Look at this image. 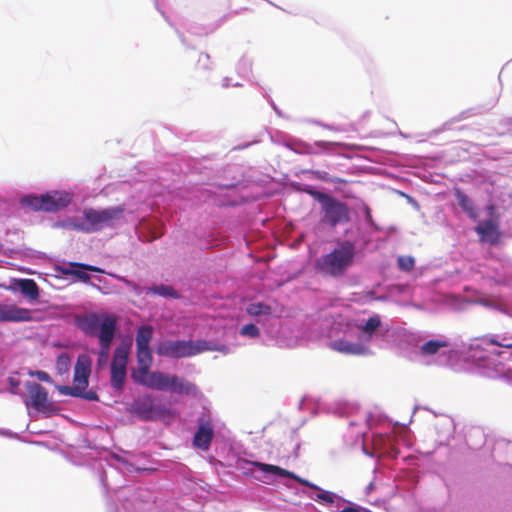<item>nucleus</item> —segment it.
<instances>
[{"label": "nucleus", "instance_id": "nucleus-13", "mask_svg": "<svg viewBox=\"0 0 512 512\" xmlns=\"http://www.w3.org/2000/svg\"><path fill=\"white\" fill-rule=\"evenodd\" d=\"M214 436L213 426L209 420H199V426L194 434L193 445L201 450H208Z\"/></svg>", "mask_w": 512, "mask_h": 512}, {"label": "nucleus", "instance_id": "nucleus-10", "mask_svg": "<svg viewBox=\"0 0 512 512\" xmlns=\"http://www.w3.org/2000/svg\"><path fill=\"white\" fill-rule=\"evenodd\" d=\"M172 375L164 372H148L145 376L139 377L135 382L156 390H170Z\"/></svg>", "mask_w": 512, "mask_h": 512}, {"label": "nucleus", "instance_id": "nucleus-28", "mask_svg": "<svg viewBox=\"0 0 512 512\" xmlns=\"http://www.w3.org/2000/svg\"><path fill=\"white\" fill-rule=\"evenodd\" d=\"M246 312L251 316H268L272 313V308L269 305L261 302L251 303L247 306Z\"/></svg>", "mask_w": 512, "mask_h": 512}, {"label": "nucleus", "instance_id": "nucleus-18", "mask_svg": "<svg viewBox=\"0 0 512 512\" xmlns=\"http://www.w3.org/2000/svg\"><path fill=\"white\" fill-rule=\"evenodd\" d=\"M454 196L458 205L470 218L476 219L478 217L474 202L467 194H465L461 189L455 188Z\"/></svg>", "mask_w": 512, "mask_h": 512}, {"label": "nucleus", "instance_id": "nucleus-20", "mask_svg": "<svg viewBox=\"0 0 512 512\" xmlns=\"http://www.w3.org/2000/svg\"><path fill=\"white\" fill-rule=\"evenodd\" d=\"M71 266L75 267L77 269L67 271V273H71V274L75 275L83 282H88L90 280V276L83 270L104 273V270L100 269L97 266H93V265L82 264V263H71Z\"/></svg>", "mask_w": 512, "mask_h": 512}, {"label": "nucleus", "instance_id": "nucleus-2", "mask_svg": "<svg viewBox=\"0 0 512 512\" xmlns=\"http://www.w3.org/2000/svg\"><path fill=\"white\" fill-rule=\"evenodd\" d=\"M215 350L206 340H164L157 344L156 353L168 358H186L205 351Z\"/></svg>", "mask_w": 512, "mask_h": 512}, {"label": "nucleus", "instance_id": "nucleus-35", "mask_svg": "<svg viewBox=\"0 0 512 512\" xmlns=\"http://www.w3.org/2000/svg\"><path fill=\"white\" fill-rule=\"evenodd\" d=\"M313 499L316 500V501H323V502H326V503H333L334 502V495L331 492H328V491H321Z\"/></svg>", "mask_w": 512, "mask_h": 512}, {"label": "nucleus", "instance_id": "nucleus-38", "mask_svg": "<svg viewBox=\"0 0 512 512\" xmlns=\"http://www.w3.org/2000/svg\"><path fill=\"white\" fill-rule=\"evenodd\" d=\"M503 355V351L497 350V349H491V351H487V357H488V366L494 361L495 359L501 358Z\"/></svg>", "mask_w": 512, "mask_h": 512}, {"label": "nucleus", "instance_id": "nucleus-19", "mask_svg": "<svg viewBox=\"0 0 512 512\" xmlns=\"http://www.w3.org/2000/svg\"><path fill=\"white\" fill-rule=\"evenodd\" d=\"M331 348L340 353L352 355H360L365 352V348L362 345L342 339L333 341L331 343Z\"/></svg>", "mask_w": 512, "mask_h": 512}, {"label": "nucleus", "instance_id": "nucleus-26", "mask_svg": "<svg viewBox=\"0 0 512 512\" xmlns=\"http://www.w3.org/2000/svg\"><path fill=\"white\" fill-rule=\"evenodd\" d=\"M482 237H491L497 233V219H488L479 223L476 228Z\"/></svg>", "mask_w": 512, "mask_h": 512}, {"label": "nucleus", "instance_id": "nucleus-42", "mask_svg": "<svg viewBox=\"0 0 512 512\" xmlns=\"http://www.w3.org/2000/svg\"><path fill=\"white\" fill-rule=\"evenodd\" d=\"M9 384L11 386L12 392L15 393V389L18 387L19 381L16 380L15 378L10 377L9 378Z\"/></svg>", "mask_w": 512, "mask_h": 512}, {"label": "nucleus", "instance_id": "nucleus-16", "mask_svg": "<svg viewBox=\"0 0 512 512\" xmlns=\"http://www.w3.org/2000/svg\"><path fill=\"white\" fill-rule=\"evenodd\" d=\"M102 317L97 313H89L77 318L78 327L88 335H96Z\"/></svg>", "mask_w": 512, "mask_h": 512}, {"label": "nucleus", "instance_id": "nucleus-27", "mask_svg": "<svg viewBox=\"0 0 512 512\" xmlns=\"http://www.w3.org/2000/svg\"><path fill=\"white\" fill-rule=\"evenodd\" d=\"M355 246L350 241H342L338 247L330 252L327 256H354Z\"/></svg>", "mask_w": 512, "mask_h": 512}, {"label": "nucleus", "instance_id": "nucleus-6", "mask_svg": "<svg viewBox=\"0 0 512 512\" xmlns=\"http://www.w3.org/2000/svg\"><path fill=\"white\" fill-rule=\"evenodd\" d=\"M130 348L131 342L122 343L114 351L111 363V385L117 391L122 390L124 386Z\"/></svg>", "mask_w": 512, "mask_h": 512}, {"label": "nucleus", "instance_id": "nucleus-40", "mask_svg": "<svg viewBox=\"0 0 512 512\" xmlns=\"http://www.w3.org/2000/svg\"><path fill=\"white\" fill-rule=\"evenodd\" d=\"M38 379L44 382H52L51 377L44 371L37 372Z\"/></svg>", "mask_w": 512, "mask_h": 512}, {"label": "nucleus", "instance_id": "nucleus-1", "mask_svg": "<svg viewBox=\"0 0 512 512\" xmlns=\"http://www.w3.org/2000/svg\"><path fill=\"white\" fill-rule=\"evenodd\" d=\"M123 205L108 207L104 209L86 208L83 210V218H71L65 226L84 233L97 232L104 227H111L116 221H119L124 214Z\"/></svg>", "mask_w": 512, "mask_h": 512}, {"label": "nucleus", "instance_id": "nucleus-8", "mask_svg": "<svg viewBox=\"0 0 512 512\" xmlns=\"http://www.w3.org/2000/svg\"><path fill=\"white\" fill-rule=\"evenodd\" d=\"M353 258H318L316 269L325 276L341 275L351 264Z\"/></svg>", "mask_w": 512, "mask_h": 512}, {"label": "nucleus", "instance_id": "nucleus-9", "mask_svg": "<svg viewBox=\"0 0 512 512\" xmlns=\"http://www.w3.org/2000/svg\"><path fill=\"white\" fill-rule=\"evenodd\" d=\"M26 389L29 396V401H26V404L31 405L37 411H45L49 406L47 390L35 382H28Z\"/></svg>", "mask_w": 512, "mask_h": 512}, {"label": "nucleus", "instance_id": "nucleus-36", "mask_svg": "<svg viewBox=\"0 0 512 512\" xmlns=\"http://www.w3.org/2000/svg\"><path fill=\"white\" fill-rule=\"evenodd\" d=\"M86 388L81 389V393L79 395H72L73 397H81L83 399L89 400V401H97L98 395L94 391H85Z\"/></svg>", "mask_w": 512, "mask_h": 512}, {"label": "nucleus", "instance_id": "nucleus-7", "mask_svg": "<svg viewBox=\"0 0 512 512\" xmlns=\"http://www.w3.org/2000/svg\"><path fill=\"white\" fill-rule=\"evenodd\" d=\"M131 410L140 419L145 421L163 418L166 415H173L171 410L164 405L155 404L151 395H144L134 400L131 405Z\"/></svg>", "mask_w": 512, "mask_h": 512}, {"label": "nucleus", "instance_id": "nucleus-3", "mask_svg": "<svg viewBox=\"0 0 512 512\" xmlns=\"http://www.w3.org/2000/svg\"><path fill=\"white\" fill-rule=\"evenodd\" d=\"M71 200L69 193L55 191L40 196H25L21 199V204L33 211L54 212L67 207Z\"/></svg>", "mask_w": 512, "mask_h": 512}, {"label": "nucleus", "instance_id": "nucleus-25", "mask_svg": "<svg viewBox=\"0 0 512 512\" xmlns=\"http://www.w3.org/2000/svg\"><path fill=\"white\" fill-rule=\"evenodd\" d=\"M253 464L255 467H257L259 470H261L263 472H268V473H272V474H275V475H278L281 477H288V478H292V479H293V477H295V474L293 472H290V471L283 469L276 465L265 464V463H261V462H254Z\"/></svg>", "mask_w": 512, "mask_h": 512}, {"label": "nucleus", "instance_id": "nucleus-23", "mask_svg": "<svg viewBox=\"0 0 512 512\" xmlns=\"http://www.w3.org/2000/svg\"><path fill=\"white\" fill-rule=\"evenodd\" d=\"M152 335L153 328L150 325L139 327L136 334V348L149 347Z\"/></svg>", "mask_w": 512, "mask_h": 512}, {"label": "nucleus", "instance_id": "nucleus-43", "mask_svg": "<svg viewBox=\"0 0 512 512\" xmlns=\"http://www.w3.org/2000/svg\"><path fill=\"white\" fill-rule=\"evenodd\" d=\"M340 512H360V511L356 507L349 506V507H345Z\"/></svg>", "mask_w": 512, "mask_h": 512}, {"label": "nucleus", "instance_id": "nucleus-12", "mask_svg": "<svg viewBox=\"0 0 512 512\" xmlns=\"http://www.w3.org/2000/svg\"><path fill=\"white\" fill-rule=\"evenodd\" d=\"M485 338H491V335L474 338L468 347L472 359L482 366H488L487 351H491L489 346L492 345L490 342L484 343L483 339Z\"/></svg>", "mask_w": 512, "mask_h": 512}, {"label": "nucleus", "instance_id": "nucleus-32", "mask_svg": "<svg viewBox=\"0 0 512 512\" xmlns=\"http://www.w3.org/2000/svg\"><path fill=\"white\" fill-rule=\"evenodd\" d=\"M210 56L205 52H200L198 54L196 68L199 70H207L210 69Z\"/></svg>", "mask_w": 512, "mask_h": 512}, {"label": "nucleus", "instance_id": "nucleus-24", "mask_svg": "<svg viewBox=\"0 0 512 512\" xmlns=\"http://www.w3.org/2000/svg\"><path fill=\"white\" fill-rule=\"evenodd\" d=\"M449 346V342L446 340L433 339L425 342L421 348L420 352L422 355H434L441 348H446Z\"/></svg>", "mask_w": 512, "mask_h": 512}, {"label": "nucleus", "instance_id": "nucleus-4", "mask_svg": "<svg viewBox=\"0 0 512 512\" xmlns=\"http://www.w3.org/2000/svg\"><path fill=\"white\" fill-rule=\"evenodd\" d=\"M318 200L322 207V223L335 227L338 224L348 222L349 209L348 206L324 193H319Z\"/></svg>", "mask_w": 512, "mask_h": 512}, {"label": "nucleus", "instance_id": "nucleus-15", "mask_svg": "<svg viewBox=\"0 0 512 512\" xmlns=\"http://www.w3.org/2000/svg\"><path fill=\"white\" fill-rule=\"evenodd\" d=\"M136 356H137V369L132 373V378L134 381L138 380L139 377L145 376L149 372V369L153 362L152 353L149 347L145 348H136Z\"/></svg>", "mask_w": 512, "mask_h": 512}, {"label": "nucleus", "instance_id": "nucleus-41", "mask_svg": "<svg viewBox=\"0 0 512 512\" xmlns=\"http://www.w3.org/2000/svg\"><path fill=\"white\" fill-rule=\"evenodd\" d=\"M495 210H496V207L494 204L487 205L486 211H487L490 219H497V217H495Z\"/></svg>", "mask_w": 512, "mask_h": 512}, {"label": "nucleus", "instance_id": "nucleus-21", "mask_svg": "<svg viewBox=\"0 0 512 512\" xmlns=\"http://www.w3.org/2000/svg\"><path fill=\"white\" fill-rule=\"evenodd\" d=\"M146 294H154L164 298H180L179 293L172 286L163 284L147 287Z\"/></svg>", "mask_w": 512, "mask_h": 512}, {"label": "nucleus", "instance_id": "nucleus-31", "mask_svg": "<svg viewBox=\"0 0 512 512\" xmlns=\"http://www.w3.org/2000/svg\"><path fill=\"white\" fill-rule=\"evenodd\" d=\"M381 325V320L379 316H374L368 319L366 324L363 327V332L368 336H371L372 333Z\"/></svg>", "mask_w": 512, "mask_h": 512}, {"label": "nucleus", "instance_id": "nucleus-30", "mask_svg": "<svg viewBox=\"0 0 512 512\" xmlns=\"http://www.w3.org/2000/svg\"><path fill=\"white\" fill-rule=\"evenodd\" d=\"M483 341L490 342L493 346L512 349V336H503L499 339L498 336L491 335V338H485Z\"/></svg>", "mask_w": 512, "mask_h": 512}, {"label": "nucleus", "instance_id": "nucleus-5", "mask_svg": "<svg viewBox=\"0 0 512 512\" xmlns=\"http://www.w3.org/2000/svg\"><path fill=\"white\" fill-rule=\"evenodd\" d=\"M91 373V359L86 354L78 356L74 367L73 386H57V390L62 395H79L82 388H87L88 379Z\"/></svg>", "mask_w": 512, "mask_h": 512}, {"label": "nucleus", "instance_id": "nucleus-34", "mask_svg": "<svg viewBox=\"0 0 512 512\" xmlns=\"http://www.w3.org/2000/svg\"><path fill=\"white\" fill-rule=\"evenodd\" d=\"M100 345V351H99V357H98V364L101 365V364H105L109 358V355H110V347L111 345H104V344H99Z\"/></svg>", "mask_w": 512, "mask_h": 512}, {"label": "nucleus", "instance_id": "nucleus-29", "mask_svg": "<svg viewBox=\"0 0 512 512\" xmlns=\"http://www.w3.org/2000/svg\"><path fill=\"white\" fill-rule=\"evenodd\" d=\"M71 367V357L67 353H61L56 360V370L59 375L67 374Z\"/></svg>", "mask_w": 512, "mask_h": 512}, {"label": "nucleus", "instance_id": "nucleus-14", "mask_svg": "<svg viewBox=\"0 0 512 512\" xmlns=\"http://www.w3.org/2000/svg\"><path fill=\"white\" fill-rule=\"evenodd\" d=\"M117 328V317L115 315H105L99 324V344L111 345Z\"/></svg>", "mask_w": 512, "mask_h": 512}, {"label": "nucleus", "instance_id": "nucleus-22", "mask_svg": "<svg viewBox=\"0 0 512 512\" xmlns=\"http://www.w3.org/2000/svg\"><path fill=\"white\" fill-rule=\"evenodd\" d=\"M21 293L30 300H36L39 297V289L36 282L32 279H21L18 282Z\"/></svg>", "mask_w": 512, "mask_h": 512}, {"label": "nucleus", "instance_id": "nucleus-39", "mask_svg": "<svg viewBox=\"0 0 512 512\" xmlns=\"http://www.w3.org/2000/svg\"><path fill=\"white\" fill-rule=\"evenodd\" d=\"M293 479L296 480L301 485L307 486V487L312 488L314 490L321 491V489L317 485L311 483L310 481H308V480H306L304 478H301V477L297 476L296 474H295V477H293Z\"/></svg>", "mask_w": 512, "mask_h": 512}, {"label": "nucleus", "instance_id": "nucleus-11", "mask_svg": "<svg viewBox=\"0 0 512 512\" xmlns=\"http://www.w3.org/2000/svg\"><path fill=\"white\" fill-rule=\"evenodd\" d=\"M31 319L32 315L29 309L20 308L14 304L0 305V322H20Z\"/></svg>", "mask_w": 512, "mask_h": 512}, {"label": "nucleus", "instance_id": "nucleus-37", "mask_svg": "<svg viewBox=\"0 0 512 512\" xmlns=\"http://www.w3.org/2000/svg\"><path fill=\"white\" fill-rule=\"evenodd\" d=\"M399 266L404 270H410L414 266V258H398Z\"/></svg>", "mask_w": 512, "mask_h": 512}, {"label": "nucleus", "instance_id": "nucleus-17", "mask_svg": "<svg viewBox=\"0 0 512 512\" xmlns=\"http://www.w3.org/2000/svg\"><path fill=\"white\" fill-rule=\"evenodd\" d=\"M170 391L177 394L196 395L197 386L183 378L172 375Z\"/></svg>", "mask_w": 512, "mask_h": 512}, {"label": "nucleus", "instance_id": "nucleus-33", "mask_svg": "<svg viewBox=\"0 0 512 512\" xmlns=\"http://www.w3.org/2000/svg\"><path fill=\"white\" fill-rule=\"evenodd\" d=\"M240 334L243 335V336H248V337H251V338H256L259 336L260 334V331H259V328L254 325V324H246L244 325L241 330H240Z\"/></svg>", "mask_w": 512, "mask_h": 512}]
</instances>
